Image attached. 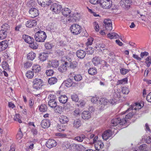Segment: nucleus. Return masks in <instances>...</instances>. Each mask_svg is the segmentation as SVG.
Returning <instances> with one entry per match:
<instances>
[{
    "instance_id": "f257e3e1",
    "label": "nucleus",
    "mask_w": 151,
    "mask_h": 151,
    "mask_svg": "<svg viewBox=\"0 0 151 151\" xmlns=\"http://www.w3.org/2000/svg\"><path fill=\"white\" fill-rule=\"evenodd\" d=\"M125 111H124L122 112V114H124L123 113ZM126 115L125 119H122L119 118H117L115 119H112L111 121V126H116L121 125H123L125 124L127 122V120L126 119H129L131 118L134 115V113L133 112L131 111H129L128 113H124L127 114ZM125 125L124 126H125Z\"/></svg>"
},
{
    "instance_id": "f03ea898",
    "label": "nucleus",
    "mask_w": 151,
    "mask_h": 151,
    "mask_svg": "<svg viewBox=\"0 0 151 151\" xmlns=\"http://www.w3.org/2000/svg\"><path fill=\"white\" fill-rule=\"evenodd\" d=\"M66 148L69 149L71 151H83L85 150V148L81 145L72 144H70V143H67L66 146L65 145Z\"/></svg>"
},
{
    "instance_id": "7ed1b4c3",
    "label": "nucleus",
    "mask_w": 151,
    "mask_h": 151,
    "mask_svg": "<svg viewBox=\"0 0 151 151\" xmlns=\"http://www.w3.org/2000/svg\"><path fill=\"white\" fill-rule=\"evenodd\" d=\"M34 37L35 40L37 42H43L46 39L47 36L45 32L40 30L35 33Z\"/></svg>"
},
{
    "instance_id": "20e7f679",
    "label": "nucleus",
    "mask_w": 151,
    "mask_h": 151,
    "mask_svg": "<svg viewBox=\"0 0 151 151\" xmlns=\"http://www.w3.org/2000/svg\"><path fill=\"white\" fill-rule=\"evenodd\" d=\"M70 29L71 33L73 34L76 35L80 34L81 31V27L79 25L77 24H74L72 25Z\"/></svg>"
},
{
    "instance_id": "39448f33",
    "label": "nucleus",
    "mask_w": 151,
    "mask_h": 151,
    "mask_svg": "<svg viewBox=\"0 0 151 151\" xmlns=\"http://www.w3.org/2000/svg\"><path fill=\"white\" fill-rule=\"evenodd\" d=\"M42 81L40 78H36L34 79L33 81V88L36 91L41 89L42 86Z\"/></svg>"
},
{
    "instance_id": "423d86ee",
    "label": "nucleus",
    "mask_w": 151,
    "mask_h": 151,
    "mask_svg": "<svg viewBox=\"0 0 151 151\" xmlns=\"http://www.w3.org/2000/svg\"><path fill=\"white\" fill-rule=\"evenodd\" d=\"M100 5L104 9H109L112 5V2L111 0H101Z\"/></svg>"
},
{
    "instance_id": "0eeeda50",
    "label": "nucleus",
    "mask_w": 151,
    "mask_h": 151,
    "mask_svg": "<svg viewBox=\"0 0 151 151\" xmlns=\"http://www.w3.org/2000/svg\"><path fill=\"white\" fill-rule=\"evenodd\" d=\"M62 7L58 3H54L51 5L50 9L55 13L58 14L60 12Z\"/></svg>"
},
{
    "instance_id": "6e6552de",
    "label": "nucleus",
    "mask_w": 151,
    "mask_h": 151,
    "mask_svg": "<svg viewBox=\"0 0 151 151\" xmlns=\"http://www.w3.org/2000/svg\"><path fill=\"white\" fill-rule=\"evenodd\" d=\"M38 3L41 6L45 7L50 5L52 3L51 0H37Z\"/></svg>"
},
{
    "instance_id": "1a4fd4ad",
    "label": "nucleus",
    "mask_w": 151,
    "mask_h": 151,
    "mask_svg": "<svg viewBox=\"0 0 151 151\" xmlns=\"http://www.w3.org/2000/svg\"><path fill=\"white\" fill-rule=\"evenodd\" d=\"M140 106V104H139L135 103L133 105L131 106V107L128 109L125 112H124L123 114L127 113L129 111H131L132 112H133L134 113H135L136 112V110L138 109V106Z\"/></svg>"
},
{
    "instance_id": "9d476101",
    "label": "nucleus",
    "mask_w": 151,
    "mask_h": 151,
    "mask_svg": "<svg viewBox=\"0 0 151 151\" xmlns=\"http://www.w3.org/2000/svg\"><path fill=\"white\" fill-rule=\"evenodd\" d=\"M46 147L49 148H51L55 147L57 145L56 141L53 139H49L46 144Z\"/></svg>"
},
{
    "instance_id": "9b49d317",
    "label": "nucleus",
    "mask_w": 151,
    "mask_h": 151,
    "mask_svg": "<svg viewBox=\"0 0 151 151\" xmlns=\"http://www.w3.org/2000/svg\"><path fill=\"white\" fill-rule=\"evenodd\" d=\"M29 13L30 17L32 18L37 17L39 14L38 10L34 8L30 9L29 11Z\"/></svg>"
},
{
    "instance_id": "f8f14e48",
    "label": "nucleus",
    "mask_w": 151,
    "mask_h": 151,
    "mask_svg": "<svg viewBox=\"0 0 151 151\" xmlns=\"http://www.w3.org/2000/svg\"><path fill=\"white\" fill-rule=\"evenodd\" d=\"M106 29L111 31L112 29V27L111 21L109 19H105L104 22Z\"/></svg>"
},
{
    "instance_id": "ddd939ff",
    "label": "nucleus",
    "mask_w": 151,
    "mask_h": 151,
    "mask_svg": "<svg viewBox=\"0 0 151 151\" xmlns=\"http://www.w3.org/2000/svg\"><path fill=\"white\" fill-rule=\"evenodd\" d=\"M50 120L44 119L41 121L40 125L43 128L46 129L48 128L50 126Z\"/></svg>"
},
{
    "instance_id": "4468645a",
    "label": "nucleus",
    "mask_w": 151,
    "mask_h": 151,
    "mask_svg": "<svg viewBox=\"0 0 151 151\" xmlns=\"http://www.w3.org/2000/svg\"><path fill=\"white\" fill-rule=\"evenodd\" d=\"M8 46V42L7 40L0 42V52L5 50Z\"/></svg>"
},
{
    "instance_id": "2eb2a0df",
    "label": "nucleus",
    "mask_w": 151,
    "mask_h": 151,
    "mask_svg": "<svg viewBox=\"0 0 151 151\" xmlns=\"http://www.w3.org/2000/svg\"><path fill=\"white\" fill-rule=\"evenodd\" d=\"M112 135V132L109 130H107L104 132L102 134V137L105 140H107L110 138Z\"/></svg>"
},
{
    "instance_id": "dca6fc26",
    "label": "nucleus",
    "mask_w": 151,
    "mask_h": 151,
    "mask_svg": "<svg viewBox=\"0 0 151 151\" xmlns=\"http://www.w3.org/2000/svg\"><path fill=\"white\" fill-rule=\"evenodd\" d=\"M37 24V22L35 20H29L27 21L25 23L27 27L32 28L35 26Z\"/></svg>"
},
{
    "instance_id": "f3484780",
    "label": "nucleus",
    "mask_w": 151,
    "mask_h": 151,
    "mask_svg": "<svg viewBox=\"0 0 151 151\" xmlns=\"http://www.w3.org/2000/svg\"><path fill=\"white\" fill-rule=\"evenodd\" d=\"M68 64V63L67 62L65 61L64 64H62L59 67V71L62 73L65 72L67 70Z\"/></svg>"
},
{
    "instance_id": "a211bd4d",
    "label": "nucleus",
    "mask_w": 151,
    "mask_h": 151,
    "mask_svg": "<svg viewBox=\"0 0 151 151\" xmlns=\"http://www.w3.org/2000/svg\"><path fill=\"white\" fill-rule=\"evenodd\" d=\"M76 54L78 58L83 59L86 56V52L82 50H79L76 52Z\"/></svg>"
},
{
    "instance_id": "6ab92c4d",
    "label": "nucleus",
    "mask_w": 151,
    "mask_h": 151,
    "mask_svg": "<svg viewBox=\"0 0 151 151\" xmlns=\"http://www.w3.org/2000/svg\"><path fill=\"white\" fill-rule=\"evenodd\" d=\"M82 118L84 119H88L91 118V114L88 111H83L81 114Z\"/></svg>"
},
{
    "instance_id": "aec40b11",
    "label": "nucleus",
    "mask_w": 151,
    "mask_h": 151,
    "mask_svg": "<svg viewBox=\"0 0 151 151\" xmlns=\"http://www.w3.org/2000/svg\"><path fill=\"white\" fill-rule=\"evenodd\" d=\"M94 144L95 145V148L98 151L101 149L104 146V144L101 141H98Z\"/></svg>"
},
{
    "instance_id": "412c9836",
    "label": "nucleus",
    "mask_w": 151,
    "mask_h": 151,
    "mask_svg": "<svg viewBox=\"0 0 151 151\" xmlns=\"http://www.w3.org/2000/svg\"><path fill=\"white\" fill-rule=\"evenodd\" d=\"M23 38L26 42L29 44L31 43L34 41V39L33 38L25 35H23Z\"/></svg>"
},
{
    "instance_id": "4be33fe9",
    "label": "nucleus",
    "mask_w": 151,
    "mask_h": 151,
    "mask_svg": "<svg viewBox=\"0 0 151 151\" xmlns=\"http://www.w3.org/2000/svg\"><path fill=\"white\" fill-rule=\"evenodd\" d=\"M81 122L79 119L75 120L73 123V127L76 129H78L81 125Z\"/></svg>"
},
{
    "instance_id": "5701e85b",
    "label": "nucleus",
    "mask_w": 151,
    "mask_h": 151,
    "mask_svg": "<svg viewBox=\"0 0 151 151\" xmlns=\"http://www.w3.org/2000/svg\"><path fill=\"white\" fill-rule=\"evenodd\" d=\"M101 58L97 56H95L92 59L93 64L95 66H97L99 64H101Z\"/></svg>"
},
{
    "instance_id": "b1692460",
    "label": "nucleus",
    "mask_w": 151,
    "mask_h": 151,
    "mask_svg": "<svg viewBox=\"0 0 151 151\" xmlns=\"http://www.w3.org/2000/svg\"><path fill=\"white\" fill-rule=\"evenodd\" d=\"M108 37L110 39H121L119 36L115 32H111L107 34Z\"/></svg>"
},
{
    "instance_id": "393cba45",
    "label": "nucleus",
    "mask_w": 151,
    "mask_h": 151,
    "mask_svg": "<svg viewBox=\"0 0 151 151\" xmlns=\"http://www.w3.org/2000/svg\"><path fill=\"white\" fill-rule=\"evenodd\" d=\"M49 64L53 68H57L59 65V63L58 60H53L49 62Z\"/></svg>"
},
{
    "instance_id": "a878e982",
    "label": "nucleus",
    "mask_w": 151,
    "mask_h": 151,
    "mask_svg": "<svg viewBox=\"0 0 151 151\" xmlns=\"http://www.w3.org/2000/svg\"><path fill=\"white\" fill-rule=\"evenodd\" d=\"M61 12L63 15L67 17L71 13V11L68 8H65L61 10Z\"/></svg>"
},
{
    "instance_id": "bb28decb",
    "label": "nucleus",
    "mask_w": 151,
    "mask_h": 151,
    "mask_svg": "<svg viewBox=\"0 0 151 151\" xmlns=\"http://www.w3.org/2000/svg\"><path fill=\"white\" fill-rule=\"evenodd\" d=\"M73 83L72 80L71 79L69 78L64 81L63 83V84L66 87H69L72 86Z\"/></svg>"
},
{
    "instance_id": "cd10ccee",
    "label": "nucleus",
    "mask_w": 151,
    "mask_h": 151,
    "mask_svg": "<svg viewBox=\"0 0 151 151\" xmlns=\"http://www.w3.org/2000/svg\"><path fill=\"white\" fill-rule=\"evenodd\" d=\"M85 137L86 136L84 134H82L75 137L74 140L78 142H81Z\"/></svg>"
},
{
    "instance_id": "c85d7f7f",
    "label": "nucleus",
    "mask_w": 151,
    "mask_h": 151,
    "mask_svg": "<svg viewBox=\"0 0 151 151\" xmlns=\"http://www.w3.org/2000/svg\"><path fill=\"white\" fill-rule=\"evenodd\" d=\"M68 100V98L65 95L61 96L59 98V100L60 102L63 104H65Z\"/></svg>"
},
{
    "instance_id": "c756f323",
    "label": "nucleus",
    "mask_w": 151,
    "mask_h": 151,
    "mask_svg": "<svg viewBox=\"0 0 151 151\" xmlns=\"http://www.w3.org/2000/svg\"><path fill=\"white\" fill-rule=\"evenodd\" d=\"M59 121L62 124H65L68 122L69 120L66 116L62 115L59 117Z\"/></svg>"
},
{
    "instance_id": "7c9ffc66",
    "label": "nucleus",
    "mask_w": 151,
    "mask_h": 151,
    "mask_svg": "<svg viewBox=\"0 0 151 151\" xmlns=\"http://www.w3.org/2000/svg\"><path fill=\"white\" fill-rule=\"evenodd\" d=\"M32 71L35 73H39L41 70L40 66L37 64L34 65L32 67Z\"/></svg>"
},
{
    "instance_id": "2f4dec72",
    "label": "nucleus",
    "mask_w": 151,
    "mask_h": 151,
    "mask_svg": "<svg viewBox=\"0 0 151 151\" xmlns=\"http://www.w3.org/2000/svg\"><path fill=\"white\" fill-rule=\"evenodd\" d=\"M109 101L107 99L104 98H101L99 101V105H101L104 106L107 104Z\"/></svg>"
},
{
    "instance_id": "473e14b6",
    "label": "nucleus",
    "mask_w": 151,
    "mask_h": 151,
    "mask_svg": "<svg viewBox=\"0 0 151 151\" xmlns=\"http://www.w3.org/2000/svg\"><path fill=\"white\" fill-rule=\"evenodd\" d=\"M47 57V54L42 53L39 55V58L41 61L44 62L46 60Z\"/></svg>"
},
{
    "instance_id": "72a5a7b5",
    "label": "nucleus",
    "mask_w": 151,
    "mask_h": 151,
    "mask_svg": "<svg viewBox=\"0 0 151 151\" xmlns=\"http://www.w3.org/2000/svg\"><path fill=\"white\" fill-rule=\"evenodd\" d=\"M89 74L91 75H94L97 73V69L95 67L90 68L88 70Z\"/></svg>"
},
{
    "instance_id": "f704fd0d",
    "label": "nucleus",
    "mask_w": 151,
    "mask_h": 151,
    "mask_svg": "<svg viewBox=\"0 0 151 151\" xmlns=\"http://www.w3.org/2000/svg\"><path fill=\"white\" fill-rule=\"evenodd\" d=\"M7 36V32L3 30H0V40H2L5 39Z\"/></svg>"
},
{
    "instance_id": "c9c22d12",
    "label": "nucleus",
    "mask_w": 151,
    "mask_h": 151,
    "mask_svg": "<svg viewBox=\"0 0 151 151\" xmlns=\"http://www.w3.org/2000/svg\"><path fill=\"white\" fill-rule=\"evenodd\" d=\"M48 83L50 85L55 84L57 81V79L55 77H51L48 80Z\"/></svg>"
},
{
    "instance_id": "e433bc0d",
    "label": "nucleus",
    "mask_w": 151,
    "mask_h": 151,
    "mask_svg": "<svg viewBox=\"0 0 151 151\" xmlns=\"http://www.w3.org/2000/svg\"><path fill=\"white\" fill-rule=\"evenodd\" d=\"M85 50L86 51V53L88 55L92 54L94 52L93 48L91 47H87L85 48Z\"/></svg>"
},
{
    "instance_id": "4c0bfd02",
    "label": "nucleus",
    "mask_w": 151,
    "mask_h": 151,
    "mask_svg": "<svg viewBox=\"0 0 151 151\" xmlns=\"http://www.w3.org/2000/svg\"><path fill=\"white\" fill-rule=\"evenodd\" d=\"M2 67L4 70L9 71L10 68L8 63L6 61H3L2 63Z\"/></svg>"
},
{
    "instance_id": "58836bf2",
    "label": "nucleus",
    "mask_w": 151,
    "mask_h": 151,
    "mask_svg": "<svg viewBox=\"0 0 151 151\" xmlns=\"http://www.w3.org/2000/svg\"><path fill=\"white\" fill-rule=\"evenodd\" d=\"M54 110L55 112L61 113L63 111V108L61 106L57 105L54 108Z\"/></svg>"
},
{
    "instance_id": "ea45409f",
    "label": "nucleus",
    "mask_w": 151,
    "mask_h": 151,
    "mask_svg": "<svg viewBox=\"0 0 151 151\" xmlns=\"http://www.w3.org/2000/svg\"><path fill=\"white\" fill-rule=\"evenodd\" d=\"M35 54L33 52H31L29 53L27 55V58L28 59L33 60L35 57Z\"/></svg>"
},
{
    "instance_id": "a19ab883",
    "label": "nucleus",
    "mask_w": 151,
    "mask_h": 151,
    "mask_svg": "<svg viewBox=\"0 0 151 151\" xmlns=\"http://www.w3.org/2000/svg\"><path fill=\"white\" fill-rule=\"evenodd\" d=\"M48 105L52 108H54L57 105V104L56 101L51 100L48 102Z\"/></svg>"
},
{
    "instance_id": "79ce46f5",
    "label": "nucleus",
    "mask_w": 151,
    "mask_h": 151,
    "mask_svg": "<svg viewBox=\"0 0 151 151\" xmlns=\"http://www.w3.org/2000/svg\"><path fill=\"white\" fill-rule=\"evenodd\" d=\"M47 107L45 104H41L39 106V110L41 112H44L47 111Z\"/></svg>"
},
{
    "instance_id": "37998d69",
    "label": "nucleus",
    "mask_w": 151,
    "mask_h": 151,
    "mask_svg": "<svg viewBox=\"0 0 151 151\" xmlns=\"http://www.w3.org/2000/svg\"><path fill=\"white\" fill-rule=\"evenodd\" d=\"M34 72L31 70L28 71L26 74V76L29 78H32L34 76Z\"/></svg>"
},
{
    "instance_id": "c03bdc74",
    "label": "nucleus",
    "mask_w": 151,
    "mask_h": 151,
    "mask_svg": "<svg viewBox=\"0 0 151 151\" xmlns=\"http://www.w3.org/2000/svg\"><path fill=\"white\" fill-rule=\"evenodd\" d=\"M1 28V30H3L4 31L7 32V30L9 29L10 27L9 25L8 24L5 23L2 25Z\"/></svg>"
},
{
    "instance_id": "a18cd8bd",
    "label": "nucleus",
    "mask_w": 151,
    "mask_h": 151,
    "mask_svg": "<svg viewBox=\"0 0 151 151\" xmlns=\"http://www.w3.org/2000/svg\"><path fill=\"white\" fill-rule=\"evenodd\" d=\"M145 63L146 64L147 66L149 67L151 64V57L150 56H148L146 59Z\"/></svg>"
},
{
    "instance_id": "49530a36",
    "label": "nucleus",
    "mask_w": 151,
    "mask_h": 151,
    "mask_svg": "<svg viewBox=\"0 0 151 151\" xmlns=\"http://www.w3.org/2000/svg\"><path fill=\"white\" fill-rule=\"evenodd\" d=\"M38 44L36 42H34V41L29 43V47L32 49H36L38 47Z\"/></svg>"
},
{
    "instance_id": "de8ad7c7",
    "label": "nucleus",
    "mask_w": 151,
    "mask_h": 151,
    "mask_svg": "<svg viewBox=\"0 0 151 151\" xmlns=\"http://www.w3.org/2000/svg\"><path fill=\"white\" fill-rule=\"evenodd\" d=\"M78 63L76 61H74L70 63L69 67L70 68L74 69L77 67Z\"/></svg>"
},
{
    "instance_id": "09e8293b",
    "label": "nucleus",
    "mask_w": 151,
    "mask_h": 151,
    "mask_svg": "<svg viewBox=\"0 0 151 151\" xmlns=\"http://www.w3.org/2000/svg\"><path fill=\"white\" fill-rule=\"evenodd\" d=\"M137 150L139 151H147V145L145 144H143L140 145Z\"/></svg>"
},
{
    "instance_id": "8fccbe9b",
    "label": "nucleus",
    "mask_w": 151,
    "mask_h": 151,
    "mask_svg": "<svg viewBox=\"0 0 151 151\" xmlns=\"http://www.w3.org/2000/svg\"><path fill=\"white\" fill-rule=\"evenodd\" d=\"M101 64H102L103 66V68L107 70L108 67L109 66V65L107 64L106 61L104 60H102L101 61Z\"/></svg>"
},
{
    "instance_id": "3c124183",
    "label": "nucleus",
    "mask_w": 151,
    "mask_h": 151,
    "mask_svg": "<svg viewBox=\"0 0 151 151\" xmlns=\"http://www.w3.org/2000/svg\"><path fill=\"white\" fill-rule=\"evenodd\" d=\"M127 78H124L122 79L118 80L117 82V84H123L127 83Z\"/></svg>"
},
{
    "instance_id": "603ef678",
    "label": "nucleus",
    "mask_w": 151,
    "mask_h": 151,
    "mask_svg": "<svg viewBox=\"0 0 151 151\" xmlns=\"http://www.w3.org/2000/svg\"><path fill=\"white\" fill-rule=\"evenodd\" d=\"M125 8H128L130 7L131 4L132 3V0H125Z\"/></svg>"
},
{
    "instance_id": "864d4df0",
    "label": "nucleus",
    "mask_w": 151,
    "mask_h": 151,
    "mask_svg": "<svg viewBox=\"0 0 151 151\" xmlns=\"http://www.w3.org/2000/svg\"><path fill=\"white\" fill-rule=\"evenodd\" d=\"M74 79L76 81H79L82 80V77L80 74H77L74 76Z\"/></svg>"
},
{
    "instance_id": "5fc2aeb1",
    "label": "nucleus",
    "mask_w": 151,
    "mask_h": 151,
    "mask_svg": "<svg viewBox=\"0 0 151 151\" xmlns=\"http://www.w3.org/2000/svg\"><path fill=\"white\" fill-rule=\"evenodd\" d=\"M45 46L46 49L50 50L52 48L54 45L51 43L47 42L45 44Z\"/></svg>"
},
{
    "instance_id": "6e6d98bb",
    "label": "nucleus",
    "mask_w": 151,
    "mask_h": 151,
    "mask_svg": "<svg viewBox=\"0 0 151 151\" xmlns=\"http://www.w3.org/2000/svg\"><path fill=\"white\" fill-rule=\"evenodd\" d=\"M71 99L72 101L76 102L78 100V96L76 94H74L71 96Z\"/></svg>"
},
{
    "instance_id": "4d7b16f0",
    "label": "nucleus",
    "mask_w": 151,
    "mask_h": 151,
    "mask_svg": "<svg viewBox=\"0 0 151 151\" xmlns=\"http://www.w3.org/2000/svg\"><path fill=\"white\" fill-rule=\"evenodd\" d=\"M99 98L96 96H94L92 97L91 99V101L93 104H97L99 105V101H98Z\"/></svg>"
},
{
    "instance_id": "13d9d810",
    "label": "nucleus",
    "mask_w": 151,
    "mask_h": 151,
    "mask_svg": "<svg viewBox=\"0 0 151 151\" xmlns=\"http://www.w3.org/2000/svg\"><path fill=\"white\" fill-rule=\"evenodd\" d=\"M120 93V92L119 91L115 90L114 94V97L115 98H119L121 96Z\"/></svg>"
},
{
    "instance_id": "bf43d9fd",
    "label": "nucleus",
    "mask_w": 151,
    "mask_h": 151,
    "mask_svg": "<svg viewBox=\"0 0 151 151\" xmlns=\"http://www.w3.org/2000/svg\"><path fill=\"white\" fill-rule=\"evenodd\" d=\"M20 115L19 114H16L14 117V120L15 121H18L19 123H22V121L20 119Z\"/></svg>"
},
{
    "instance_id": "052dcab7",
    "label": "nucleus",
    "mask_w": 151,
    "mask_h": 151,
    "mask_svg": "<svg viewBox=\"0 0 151 151\" xmlns=\"http://www.w3.org/2000/svg\"><path fill=\"white\" fill-rule=\"evenodd\" d=\"M73 15L74 17H73L75 20V22L79 20L80 18V14H79L76 13H74Z\"/></svg>"
},
{
    "instance_id": "680f3d73",
    "label": "nucleus",
    "mask_w": 151,
    "mask_h": 151,
    "mask_svg": "<svg viewBox=\"0 0 151 151\" xmlns=\"http://www.w3.org/2000/svg\"><path fill=\"white\" fill-rule=\"evenodd\" d=\"M129 91L128 88L126 87H123L122 88V92L124 94H128Z\"/></svg>"
},
{
    "instance_id": "e2e57ef3",
    "label": "nucleus",
    "mask_w": 151,
    "mask_h": 151,
    "mask_svg": "<svg viewBox=\"0 0 151 151\" xmlns=\"http://www.w3.org/2000/svg\"><path fill=\"white\" fill-rule=\"evenodd\" d=\"M93 40V39L92 37H90L88 39V41L86 44L87 47L92 44Z\"/></svg>"
},
{
    "instance_id": "0e129e2a",
    "label": "nucleus",
    "mask_w": 151,
    "mask_h": 151,
    "mask_svg": "<svg viewBox=\"0 0 151 151\" xmlns=\"http://www.w3.org/2000/svg\"><path fill=\"white\" fill-rule=\"evenodd\" d=\"M48 99L49 100V101L51 100H53V101H56L55 99H56V96L55 95L50 94L48 96Z\"/></svg>"
},
{
    "instance_id": "69168bd1",
    "label": "nucleus",
    "mask_w": 151,
    "mask_h": 151,
    "mask_svg": "<svg viewBox=\"0 0 151 151\" xmlns=\"http://www.w3.org/2000/svg\"><path fill=\"white\" fill-rule=\"evenodd\" d=\"M129 71V70L124 68H122L120 70V72L121 74L123 75L126 74Z\"/></svg>"
},
{
    "instance_id": "338daca9",
    "label": "nucleus",
    "mask_w": 151,
    "mask_h": 151,
    "mask_svg": "<svg viewBox=\"0 0 151 151\" xmlns=\"http://www.w3.org/2000/svg\"><path fill=\"white\" fill-rule=\"evenodd\" d=\"M54 72L52 70H47L46 71V74L47 76H52Z\"/></svg>"
},
{
    "instance_id": "774afa93",
    "label": "nucleus",
    "mask_w": 151,
    "mask_h": 151,
    "mask_svg": "<svg viewBox=\"0 0 151 151\" xmlns=\"http://www.w3.org/2000/svg\"><path fill=\"white\" fill-rule=\"evenodd\" d=\"M101 0H90V2L93 4H96L99 3L100 4Z\"/></svg>"
}]
</instances>
